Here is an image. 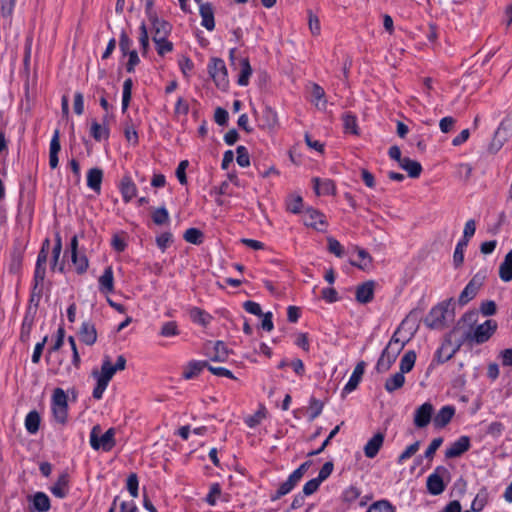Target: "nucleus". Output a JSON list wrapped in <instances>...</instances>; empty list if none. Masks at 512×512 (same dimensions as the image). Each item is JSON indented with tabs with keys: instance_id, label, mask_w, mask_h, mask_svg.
Listing matches in <instances>:
<instances>
[{
	"instance_id": "nucleus-1",
	"label": "nucleus",
	"mask_w": 512,
	"mask_h": 512,
	"mask_svg": "<svg viewBox=\"0 0 512 512\" xmlns=\"http://www.w3.org/2000/svg\"><path fill=\"white\" fill-rule=\"evenodd\" d=\"M407 322V319L402 321L401 325L394 332L389 343L382 351L375 366V370L377 371V373L383 374L389 371L394 362L396 361L397 357L401 353V351L404 349L406 343L410 340V337H400L401 329L405 324H407Z\"/></svg>"
},
{
	"instance_id": "nucleus-2",
	"label": "nucleus",
	"mask_w": 512,
	"mask_h": 512,
	"mask_svg": "<svg viewBox=\"0 0 512 512\" xmlns=\"http://www.w3.org/2000/svg\"><path fill=\"white\" fill-rule=\"evenodd\" d=\"M452 304L453 299H448L432 308L426 320L428 326L434 329H439L445 327L448 322L452 321Z\"/></svg>"
},
{
	"instance_id": "nucleus-3",
	"label": "nucleus",
	"mask_w": 512,
	"mask_h": 512,
	"mask_svg": "<svg viewBox=\"0 0 512 512\" xmlns=\"http://www.w3.org/2000/svg\"><path fill=\"white\" fill-rule=\"evenodd\" d=\"M115 373L116 369L113 368L109 357H105L101 365V370H94L92 372V376L97 380V384L93 390V397L95 399L100 400L102 398L104 391Z\"/></svg>"
},
{
	"instance_id": "nucleus-4",
	"label": "nucleus",
	"mask_w": 512,
	"mask_h": 512,
	"mask_svg": "<svg viewBox=\"0 0 512 512\" xmlns=\"http://www.w3.org/2000/svg\"><path fill=\"white\" fill-rule=\"evenodd\" d=\"M100 432L101 428L99 425L92 428L90 433V445L94 450L102 449L108 452L115 446V429H108L101 437H99Z\"/></svg>"
},
{
	"instance_id": "nucleus-5",
	"label": "nucleus",
	"mask_w": 512,
	"mask_h": 512,
	"mask_svg": "<svg viewBox=\"0 0 512 512\" xmlns=\"http://www.w3.org/2000/svg\"><path fill=\"white\" fill-rule=\"evenodd\" d=\"M486 279V272L480 271L476 273L472 279L469 281V283L466 285V287L463 289L459 296V303L461 305L467 304L470 300H472L481 286L483 285L484 281Z\"/></svg>"
},
{
	"instance_id": "nucleus-6",
	"label": "nucleus",
	"mask_w": 512,
	"mask_h": 512,
	"mask_svg": "<svg viewBox=\"0 0 512 512\" xmlns=\"http://www.w3.org/2000/svg\"><path fill=\"white\" fill-rule=\"evenodd\" d=\"M209 73L215 84L220 89H226L228 86L227 69L222 59L215 58L209 65Z\"/></svg>"
},
{
	"instance_id": "nucleus-7",
	"label": "nucleus",
	"mask_w": 512,
	"mask_h": 512,
	"mask_svg": "<svg viewBox=\"0 0 512 512\" xmlns=\"http://www.w3.org/2000/svg\"><path fill=\"white\" fill-rule=\"evenodd\" d=\"M448 474V470L443 466H438L435 471L427 478V490L432 495H439L445 490L443 476Z\"/></svg>"
},
{
	"instance_id": "nucleus-8",
	"label": "nucleus",
	"mask_w": 512,
	"mask_h": 512,
	"mask_svg": "<svg viewBox=\"0 0 512 512\" xmlns=\"http://www.w3.org/2000/svg\"><path fill=\"white\" fill-rule=\"evenodd\" d=\"M149 20L152 24L153 42H159L163 38H167L172 29L171 25L167 21L159 19L154 13H149Z\"/></svg>"
},
{
	"instance_id": "nucleus-9",
	"label": "nucleus",
	"mask_w": 512,
	"mask_h": 512,
	"mask_svg": "<svg viewBox=\"0 0 512 512\" xmlns=\"http://www.w3.org/2000/svg\"><path fill=\"white\" fill-rule=\"evenodd\" d=\"M510 135H512V114L507 115L501 122L499 128L495 132L491 147H495V149L498 150Z\"/></svg>"
},
{
	"instance_id": "nucleus-10",
	"label": "nucleus",
	"mask_w": 512,
	"mask_h": 512,
	"mask_svg": "<svg viewBox=\"0 0 512 512\" xmlns=\"http://www.w3.org/2000/svg\"><path fill=\"white\" fill-rule=\"evenodd\" d=\"M71 260L74 264L77 273L82 274L88 268V259L85 255H78V237L74 235L70 243Z\"/></svg>"
},
{
	"instance_id": "nucleus-11",
	"label": "nucleus",
	"mask_w": 512,
	"mask_h": 512,
	"mask_svg": "<svg viewBox=\"0 0 512 512\" xmlns=\"http://www.w3.org/2000/svg\"><path fill=\"white\" fill-rule=\"evenodd\" d=\"M278 124L279 121L276 111L271 107L266 106L258 117V126L261 129L272 131L278 126Z\"/></svg>"
},
{
	"instance_id": "nucleus-12",
	"label": "nucleus",
	"mask_w": 512,
	"mask_h": 512,
	"mask_svg": "<svg viewBox=\"0 0 512 512\" xmlns=\"http://www.w3.org/2000/svg\"><path fill=\"white\" fill-rule=\"evenodd\" d=\"M496 328L497 324L495 321L487 320L476 327L472 339L478 344L484 343L492 336Z\"/></svg>"
},
{
	"instance_id": "nucleus-13",
	"label": "nucleus",
	"mask_w": 512,
	"mask_h": 512,
	"mask_svg": "<svg viewBox=\"0 0 512 512\" xmlns=\"http://www.w3.org/2000/svg\"><path fill=\"white\" fill-rule=\"evenodd\" d=\"M433 414V405L429 402H426L419 406L414 415V424L418 428L426 427L430 421Z\"/></svg>"
},
{
	"instance_id": "nucleus-14",
	"label": "nucleus",
	"mask_w": 512,
	"mask_h": 512,
	"mask_svg": "<svg viewBox=\"0 0 512 512\" xmlns=\"http://www.w3.org/2000/svg\"><path fill=\"white\" fill-rule=\"evenodd\" d=\"M375 285L373 280L358 285L355 292L356 300L361 304L371 302L374 298Z\"/></svg>"
},
{
	"instance_id": "nucleus-15",
	"label": "nucleus",
	"mask_w": 512,
	"mask_h": 512,
	"mask_svg": "<svg viewBox=\"0 0 512 512\" xmlns=\"http://www.w3.org/2000/svg\"><path fill=\"white\" fill-rule=\"evenodd\" d=\"M470 448V439L468 436H461L453 442L445 451L446 458H456L461 456Z\"/></svg>"
},
{
	"instance_id": "nucleus-16",
	"label": "nucleus",
	"mask_w": 512,
	"mask_h": 512,
	"mask_svg": "<svg viewBox=\"0 0 512 512\" xmlns=\"http://www.w3.org/2000/svg\"><path fill=\"white\" fill-rule=\"evenodd\" d=\"M199 13L202 18V26L207 30L212 31L215 28L214 9L211 3H204L199 5Z\"/></svg>"
},
{
	"instance_id": "nucleus-17",
	"label": "nucleus",
	"mask_w": 512,
	"mask_h": 512,
	"mask_svg": "<svg viewBox=\"0 0 512 512\" xmlns=\"http://www.w3.org/2000/svg\"><path fill=\"white\" fill-rule=\"evenodd\" d=\"M365 366H366V364L364 361H360L357 363L352 375L350 376L349 381L347 382V384L345 385V387L343 389V391L345 393H350L357 388V386L360 383L362 376L364 374Z\"/></svg>"
},
{
	"instance_id": "nucleus-18",
	"label": "nucleus",
	"mask_w": 512,
	"mask_h": 512,
	"mask_svg": "<svg viewBox=\"0 0 512 512\" xmlns=\"http://www.w3.org/2000/svg\"><path fill=\"white\" fill-rule=\"evenodd\" d=\"M79 336L86 345H93L97 340V331L94 324L89 321L83 322L79 330Z\"/></svg>"
},
{
	"instance_id": "nucleus-19",
	"label": "nucleus",
	"mask_w": 512,
	"mask_h": 512,
	"mask_svg": "<svg viewBox=\"0 0 512 512\" xmlns=\"http://www.w3.org/2000/svg\"><path fill=\"white\" fill-rule=\"evenodd\" d=\"M384 442V434L381 432L376 433L364 446L365 456L368 458H374Z\"/></svg>"
},
{
	"instance_id": "nucleus-20",
	"label": "nucleus",
	"mask_w": 512,
	"mask_h": 512,
	"mask_svg": "<svg viewBox=\"0 0 512 512\" xmlns=\"http://www.w3.org/2000/svg\"><path fill=\"white\" fill-rule=\"evenodd\" d=\"M324 218L325 217L322 213L315 209L309 208L305 211L304 223L306 226H311L313 228L321 230V226L325 225Z\"/></svg>"
},
{
	"instance_id": "nucleus-21",
	"label": "nucleus",
	"mask_w": 512,
	"mask_h": 512,
	"mask_svg": "<svg viewBox=\"0 0 512 512\" xmlns=\"http://www.w3.org/2000/svg\"><path fill=\"white\" fill-rule=\"evenodd\" d=\"M103 171L100 168H91L87 173V186L96 193L101 191Z\"/></svg>"
},
{
	"instance_id": "nucleus-22",
	"label": "nucleus",
	"mask_w": 512,
	"mask_h": 512,
	"mask_svg": "<svg viewBox=\"0 0 512 512\" xmlns=\"http://www.w3.org/2000/svg\"><path fill=\"white\" fill-rule=\"evenodd\" d=\"M455 414L453 406H444L434 417V425L439 428L445 427L452 419Z\"/></svg>"
},
{
	"instance_id": "nucleus-23",
	"label": "nucleus",
	"mask_w": 512,
	"mask_h": 512,
	"mask_svg": "<svg viewBox=\"0 0 512 512\" xmlns=\"http://www.w3.org/2000/svg\"><path fill=\"white\" fill-rule=\"evenodd\" d=\"M120 190L123 200L128 203L131 201L137 193V188L130 177H123L120 184Z\"/></svg>"
},
{
	"instance_id": "nucleus-24",
	"label": "nucleus",
	"mask_w": 512,
	"mask_h": 512,
	"mask_svg": "<svg viewBox=\"0 0 512 512\" xmlns=\"http://www.w3.org/2000/svg\"><path fill=\"white\" fill-rule=\"evenodd\" d=\"M99 288L102 292L114 291V277L111 266L105 268L103 274L99 278Z\"/></svg>"
},
{
	"instance_id": "nucleus-25",
	"label": "nucleus",
	"mask_w": 512,
	"mask_h": 512,
	"mask_svg": "<svg viewBox=\"0 0 512 512\" xmlns=\"http://www.w3.org/2000/svg\"><path fill=\"white\" fill-rule=\"evenodd\" d=\"M499 277L504 282L512 280V250H510L499 266Z\"/></svg>"
},
{
	"instance_id": "nucleus-26",
	"label": "nucleus",
	"mask_w": 512,
	"mask_h": 512,
	"mask_svg": "<svg viewBox=\"0 0 512 512\" xmlns=\"http://www.w3.org/2000/svg\"><path fill=\"white\" fill-rule=\"evenodd\" d=\"M311 95H312V101L315 104V106L319 110H322V111L326 110L327 100L325 98V91L320 85H318L316 83H314L312 85Z\"/></svg>"
},
{
	"instance_id": "nucleus-27",
	"label": "nucleus",
	"mask_w": 512,
	"mask_h": 512,
	"mask_svg": "<svg viewBox=\"0 0 512 512\" xmlns=\"http://www.w3.org/2000/svg\"><path fill=\"white\" fill-rule=\"evenodd\" d=\"M399 166L404 169L411 178H418L422 172L421 164L418 161L412 160L408 157H404V160L401 161Z\"/></svg>"
},
{
	"instance_id": "nucleus-28",
	"label": "nucleus",
	"mask_w": 512,
	"mask_h": 512,
	"mask_svg": "<svg viewBox=\"0 0 512 512\" xmlns=\"http://www.w3.org/2000/svg\"><path fill=\"white\" fill-rule=\"evenodd\" d=\"M405 383V376L402 372H396L386 379L384 387L385 390L389 393H392L398 389H400Z\"/></svg>"
},
{
	"instance_id": "nucleus-29",
	"label": "nucleus",
	"mask_w": 512,
	"mask_h": 512,
	"mask_svg": "<svg viewBox=\"0 0 512 512\" xmlns=\"http://www.w3.org/2000/svg\"><path fill=\"white\" fill-rule=\"evenodd\" d=\"M355 251L357 252L359 261H350L351 265L362 270L369 269L372 265L371 255L365 249L360 247H355Z\"/></svg>"
},
{
	"instance_id": "nucleus-30",
	"label": "nucleus",
	"mask_w": 512,
	"mask_h": 512,
	"mask_svg": "<svg viewBox=\"0 0 512 512\" xmlns=\"http://www.w3.org/2000/svg\"><path fill=\"white\" fill-rule=\"evenodd\" d=\"M300 480L298 478H295L294 474H290L288 479L283 482L279 489L277 490L276 494L271 497L272 500H278L282 496L288 494L292 491V489L298 484Z\"/></svg>"
},
{
	"instance_id": "nucleus-31",
	"label": "nucleus",
	"mask_w": 512,
	"mask_h": 512,
	"mask_svg": "<svg viewBox=\"0 0 512 512\" xmlns=\"http://www.w3.org/2000/svg\"><path fill=\"white\" fill-rule=\"evenodd\" d=\"M68 482L66 474L60 475L57 482L51 487V493L60 499L64 498L68 492Z\"/></svg>"
},
{
	"instance_id": "nucleus-32",
	"label": "nucleus",
	"mask_w": 512,
	"mask_h": 512,
	"mask_svg": "<svg viewBox=\"0 0 512 512\" xmlns=\"http://www.w3.org/2000/svg\"><path fill=\"white\" fill-rule=\"evenodd\" d=\"M314 190L317 195H329L334 194L335 185L332 180L326 179L321 181L319 178H314Z\"/></svg>"
},
{
	"instance_id": "nucleus-33",
	"label": "nucleus",
	"mask_w": 512,
	"mask_h": 512,
	"mask_svg": "<svg viewBox=\"0 0 512 512\" xmlns=\"http://www.w3.org/2000/svg\"><path fill=\"white\" fill-rule=\"evenodd\" d=\"M415 361H416L415 351H413V350L406 351L405 354L403 355V357L401 358L399 371L404 374L410 372L415 365Z\"/></svg>"
},
{
	"instance_id": "nucleus-34",
	"label": "nucleus",
	"mask_w": 512,
	"mask_h": 512,
	"mask_svg": "<svg viewBox=\"0 0 512 512\" xmlns=\"http://www.w3.org/2000/svg\"><path fill=\"white\" fill-rule=\"evenodd\" d=\"M204 367H207L206 362H190L183 370V377L185 379H192L198 376Z\"/></svg>"
},
{
	"instance_id": "nucleus-35",
	"label": "nucleus",
	"mask_w": 512,
	"mask_h": 512,
	"mask_svg": "<svg viewBox=\"0 0 512 512\" xmlns=\"http://www.w3.org/2000/svg\"><path fill=\"white\" fill-rule=\"evenodd\" d=\"M33 506L38 512H47L50 509V500L43 492H37L33 497Z\"/></svg>"
},
{
	"instance_id": "nucleus-36",
	"label": "nucleus",
	"mask_w": 512,
	"mask_h": 512,
	"mask_svg": "<svg viewBox=\"0 0 512 512\" xmlns=\"http://www.w3.org/2000/svg\"><path fill=\"white\" fill-rule=\"evenodd\" d=\"M40 425V415L36 411H31L25 418V427L31 434H35Z\"/></svg>"
},
{
	"instance_id": "nucleus-37",
	"label": "nucleus",
	"mask_w": 512,
	"mask_h": 512,
	"mask_svg": "<svg viewBox=\"0 0 512 512\" xmlns=\"http://www.w3.org/2000/svg\"><path fill=\"white\" fill-rule=\"evenodd\" d=\"M342 120L345 132L358 135L359 131L357 125V118L355 115L349 112L345 113L342 116Z\"/></svg>"
},
{
	"instance_id": "nucleus-38",
	"label": "nucleus",
	"mask_w": 512,
	"mask_h": 512,
	"mask_svg": "<svg viewBox=\"0 0 512 512\" xmlns=\"http://www.w3.org/2000/svg\"><path fill=\"white\" fill-rule=\"evenodd\" d=\"M214 354L211 356L212 361L224 362L228 358V349L222 341L214 344Z\"/></svg>"
},
{
	"instance_id": "nucleus-39",
	"label": "nucleus",
	"mask_w": 512,
	"mask_h": 512,
	"mask_svg": "<svg viewBox=\"0 0 512 512\" xmlns=\"http://www.w3.org/2000/svg\"><path fill=\"white\" fill-rule=\"evenodd\" d=\"M252 74V68L247 58L241 60V72L238 78V84L240 86H246L249 82V78Z\"/></svg>"
},
{
	"instance_id": "nucleus-40",
	"label": "nucleus",
	"mask_w": 512,
	"mask_h": 512,
	"mask_svg": "<svg viewBox=\"0 0 512 512\" xmlns=\"http://www.w3.org/2000/svg\"><path fill=\"white\" fill-rule=\"evenodd\" d=\"M455 353V349L451 347V343L447 342L441 345V347L436 352V357L438 362L444 363L448 361L453 354Z\"/></svg>"
},
{
	"instance_id": "nucleus-41",
	"label": "nucleus",
	"mask_w": 512,
	"mask_h": 512,
	"mask_svg": "<svg viewBox=\"0 0 512 512\" xmlns=\"http://www.w3.org/2000/svg\"><path fill=\"white\" fill-rule=\"evenodd\" d=\"M91 135L96 141L107 139L109 130L107 127L100 125L98 122L93 121L91 124Z\"/></svg>"
},
{
	"instance_id": "nucleus-42",
	"label": "nucleus",
	"mask_w": 512,
	"mask_h": 512,
	"mask_svg": "<svg viewBox=\"0 0 512 512\" xmlns=\"http://www.w3.org/2000/svg\"><path fill=\"white\" fill-rule=\"evenodd\" d=\"M132 86L133 82L131 78H128L124 81L123 84V95H122V111L126 112L130 100H131V94H132Z\"/></svg>"
},
{
	"instance_id": "nucleus-43",
	"label": "nucleus",
	"mask_w": 512,
	"mask_h": 512,
	"mask_svg": "<svg viewBox=\"0 0 512 512\" xmlns=\"http://www.w3.org/2000/svg\"><path fill=\"white\" fill-rule=\"evenodd\" d=\"M302 205L303 200L299 195H291L286 202L287 210L294 214H297L301 211Z\"/></svg>"
},
{
	"instance_id": "nucleus-44",
	"label": "nucleus",
	"mask_w": 512,
	"mask_h": 512,
	"mask_svg": "<svg viewBox=\"0 0 512 512\" xmlns=\"http://www.w3.org/2000/svg\"><path fill=\"white\" fill-rule=\"evenodd\" d=\"M183 238L192 244L202 243L203 233L197 228H189L185 231Z\"/></svg>"
},
{
	"instance_id": "nucleus-45",
	"label": "nucleus",
	"mask_w": 512,
	"mask_h": 512,
	"mask_svg": "<svg viewBox=\"0 0 512 512\" xmlns=\"http://www.w3.org/2000/svg\"><path fill=\"white\" fill-rule=\"evenodd\" d=\"M323 407H324V404L322 401H320L314 397H312L310 399V402H309V411H310L309 419H310V421H313L322 413Z\"/></svg>"
},
{
	"instance_id": "nucleus-46",
	"label": "nucleus",
	"mask_w": 512,
	"mask_h": 512,
	"mask_svg": "<svg viewBox=\"0 0 512 512\" xmlns=\"http://www.w3.org/2000/svg\"><path fill=\"white\" fill-rule=\"evenodd\" d=\"M190 316L194 322H198L203 326H206L211 319L209 314L199 308H193L190 312Z\"/></svg>"
},
{
	"instance_id": "nucleus-47",
	"label": "nucleus",
	"mask_w": 512,
	"mask_h": 512,
	"mask_svg": "<svg viewBox=\"0 0 512 512\" xmlns=\"http://www.w3.org/2000/svg\"><path fill=\"white\" fill-rule=\"evenodd\" d=\"M52 406H68L67 395L62 388H55L52 395Z\"/></svg>"
},
{
	"instance_id": "nucleus-48",
	"label": "nucleus",
	"mask_w": 512,
	"mask_h": 512,
	"mask_svg": "<svg viewBox=\"0 0 512 512\" xmlns=\"http://www.w3.org/2000/svg\"><path fill=\"white\" fill-rule=\"evenodd\" d=\"M179 334L178 326L175 321H169L162 325L160 335L163 337H172Z\"/></svg>"
},
{
	"instance_id": "nucleus-49",
	"label": "nucleus",
	"mask_w": 512,
	"mask_h": 512,
	"mask_svg": "<svg viewBox=\"0 0 512 512\" xmlns=\"http://www.w3.org/2000/svg\"><path fill=\"white\" fill-rule=\"evenodd\" d=\"M153 222L156 225H162L168 222L169 220V214L166 208L161 207L154 210L152 214Z\"/></svg>"
},
{
	"instance_id": "nucleus-50",
	"label": "nucleus",
	"mask_w": 512,
	"mask_h": 512,
	"mask_svg": "<svg viewBox=\"0 0 512 512\" xmlns=\"http://www.w3.org/2000/svg\"><path fill=\"white\" fill-rule=\"evenodd\" d=\"M420 447V442L416 441L413 444L409 445L398 457V463L402 464L407 459L411 458Z\"/></svg>"
},
{
	"instance_id": "nucleus-51",
	"label": "nucleus",
	"mask_w": 512,
	"mask_h": 512,
	"mask_svg": "<svg viewBox=\"0 0 512 512\" xmlns=\"http://www.w3.org/2000/svg\"><path fill=\"white\" fill-rule=\"evenodd\" d=\"M236 161L241 167H248L250 165V157L247 149L244 146H238L236 149Z\"/></svg>"
},
{
	"instance_id": "nucleus-52",
	"label": "nucleus",
	"mask_w": 512,
	"mask_h": 512,
	"mask_svg": "<svg viewBox=\"0 0 512 512\" xmlns=\"http://www.w3.org/2000/svg\"><path fill=\"white\" fill-rule=\"evenodd\" d=\"M368 512H394V508L388 501L381 500L373 503Z\"/></svg>"
},
{
	"instance_id": "nucleus-53",
	"label": "nucleus",
	"mask_w": 512,
	"mask_h": 512,
	"mask_svg": "<svg viewBox=\"0 0 512 512\" xmlns=\"http://www.w3.org/2000/svg\"><path fill=\"white\" fill-rule=\"evenodd\" d=\"M52 412L55 420L60 424H65L68 417V406H52Z\"/></svg>"
},
{
	"instance_id": "nucleus-54",
	"label": "nucleus",
	"mask_w": 512,
	"mask_h": 512,
	"mask_svg": "<svg viewBox=\"0 0 512 512\" xmlns=\"http://www.w3.org/2000/svg\"><path fill=\"white\" fill-rule=\"evenodd\" d=\"M140 37L139 42L142 49V54L145 55L149 49V35L147 31V27L144 23L140 26Z\"/></svg>"
},
{
	"instance_id": "nucleus-55",
	"label": "nucleus",
	"mask_w": 512,
	"mask_h": 512,
	"mask_svg": "<svg viewBox=\"0 0 512 512\" xmlns=\"http://www.w3.org/2000/svg\"><path fill=\"white\" fill-rule=\"evenodd\" d=\"M154 43L156 45L157 53L160 56H164L166 53H169L173 50V43L168 41L167 38H163V40Z\"/></svg>"
},
{
	"instance_id": "nucleus-56",
	"label": "nucleus",
	"mask_w": 512,
	"mask_h": 512,
	"mask_svg": "<svg viewBox=\"0 0 512 512\" xmlns=\"http://www.w3.org/2000/svg\"><path fill=\"white\" fill-rule=\"evenodd\" d=\"M265 418V413L262 410H258L253 415L248 416L245 419V423L250 427L253 428L261 423V421Z\"/></svg>"
},
{
	"instance_id": "nucleus-57",
	"label": "nucleus",
	"mask_w": 512,
	"mask_h": 512,
	"mask_svg": "<svg viewBox=\"0 0 512 512\" xmlns=\"http://www.w3.org/2000/svg\"><path fill=\"white\" fill-rule=\"evenodd\" d=\"M328 250L330 253H333L337 257H342L343 255V247L340 242L332 237L328 238Z\"/></svg>"
},
{
	"instance_id": "nucleus-58",
	"label": "nucleus",
	"mask_w": 512,
	"mask_h": 512,
	"mask_svg": "<svg viewBox=\"0 0 512 512\" xmlns=\"http://www.w3.org/2000/svg\"><path fill=\"white\" fill-rule=\"evenodd\" d=\"M127 489L132 497L138 496V478L137 475L132 473L127 479Z\"/></svg>"
},
{
	"instance_id": "nucleus-59",
	"label": "nucleus",
	"mask_w": 512,
	"mask_h": 512,
	"mask_svg": "<svg viewBox=\"0 0 512 512\" xmlns=\"http://www.w3.org/2000/svg\"><path fill=\"white\" fill-rule=\"evenodd\" d=\"M61 149L60 145V131L56 129L50 141V151L49 154L58 155Z\"/></svg>"
},
{
	"instance_id": "nucleus-60",
	"label": "nucleus",
	"mask_w": 512,
	"mask_h": 512,
	"mask_svg": "<svg viewBox=\"0 0 512 512\" xmlns=\"http://www.w3.org/2000/svg\"><path fill=\"white\" fill-rule=\"evenodd\" d=\"M171 242H172V234L170 232H164L156 238L157 246L162 251H165Z\"/></svg>"
},
{
	"instance_id": "nucleus-61",
	"label": "nucleus",
	"mask_w": 512,
	"mask_h": 512,
	"mask_svg": "<svg viewBox=\"0 0 512 512\" xmlns=\"http://www.w3.org/2000/svg\"><path fill=\"white\" fill-rule=\"evenodd\" d=\"M320 484L321 482L317 478L309 480L303 486V494L305 496L312 495L314 492L318 490Z\"/></svg>"
},
{
	"instance_id": "nucleus-62",
	"label": "nucleus",
	"mask_w": 512,
	"mask_h": 512,
	"mask_svg": "<svg viewBox=\"0 0 512 512\" xmlns=\"http://www.w3.org/2000/svg\"><path fill=\"white\" fill-rule=\"evenodd\" d=\"M207 368L212 374H214L216 376L227 377V378H231V379L235 378L233 373L224 367H215V366L207 364Z\"/></svg>"
},
{
	"instance_id": "nucleus-63",
	"label": "nucleus",
	"mask_w": 512,
	"mask_h": 512,
	"mask_svg": "<svg viewBox=\"0 0 512 512\" xmlns=\"http://www.w3.org/2000/svg\"><path fill=\"white\" fill-rule=\"evenodd\" d=\"M189 163L187 160H183L179 163L177 170H176V176L179 180V182L184 185L187 183V177H186V168L188 167Z\"/></svg>"
},
{
	"instance_id": "nucleus-64",
	"label": "nucleus",
	"mask_w": 512,
	"mask_h": 512,
	"mask_svg": "<svg viewBox=\"0 0 512 512\" xmlns=\"http://www.w3.org/2000/svg\"><path fill=\"white\" fill-rule=\"evenodd\" d=\"M228 117H229L228 112L224 108H221V107L216 108L215 114H214V119L218 125H220V126L226 125L227 121H228Z\"/></svg>"
}]
</instances>
